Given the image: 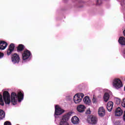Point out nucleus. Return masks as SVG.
<instances>
[{
    "label": "nucleus",
    "mask_w": 125,
    "mask_h": 125,
    "mask_svg": "<svg viewBox=\"0 0 125 125\" xmlns=\"http://www.w3.org/2000/svg\"><path fill=\"white\" fill-rule=\"evenodd\" d=\"M3 99L5 104L7 105L10 104L11 102L13 105H16L18 101L21 102L24 99V93L23 92H18V94L13 92L11 93V101L10 94L7 91H4L3 92Z\"/></svg>",
    "instance_id": "f257e3e1"
},
{
    "label": "nucleus",
    "mask_w": 125,
    "mask_h": 125,
    "mask_svg": "<svg viewBox=\"0 0 125 125\" xmlns=\"http://www.w3.org/2000/svg\"><path fill=\"white\" fill-rule=\"evenodd\" d=\"M71 112H69L66 114H65L62 116V118L60 123V125H69L68 123V120L70 119V117H71Z\"/></svg>",
    "instance_id": "f03ea898"
},
{
    "label": "nucleus",
    "mask_w": 125,
    "mask_h": 125,
    "mask_svg": "<svg viewBox=\"0 0 125 125\" xmlns=\"http://www.w3.org/2000/svg\"><path fill=\"white\" fill-rule=\"evenodd\" d=\"M113 85L114 88L119 89V88H121L123 86V83L120 79H115L113 80Z\"/></svg>",
    "instance_id": "7ed1b4c3"
},
{
    "label": "nucleus",
    "mask_w": 125,
    "mask_h": 125,
    "mask_svg": "<svg viewBox=\"0 0 125 125\" xmlns=\"http://www.w3.org/2000/svg\"><path fill=\"white\" fill-rule=\"evenodd\" d=\"M84 95L83 94H77L74 96L73 100L76 104L80 103L82 101V99L83 98Z\"/></svg>",
    "instance_id": "20e7f679"
},
{
    "label": "nucleus",
    "mask_w": 125,
    "mask_h": 125,
    "mask_svg": "<svg viewBox=\"0 0 125 125\" xmlns=\"http://www.w3.org/2000/svg\"><path fill=\"white\" fill-rule=\"evenodd\" d=\"M11 60L13 64H16V63L18 64L20 62V57L17 53H14L12 55Z\"/></svg>",
    "instance_id": "39448f33"
},
{
    "label": "nucleus",
    "mask_w": 125,
    "mask_h": 125,
    "mask_svg": "<svg viewBox=\"0 0 125 125\" xmlns=\"http://www.w3.org/2000/svg\"><path fill=\"white\" fill-rule=\"evenodd\" d=\"M55 115L56 116H59L60 115H62L64 112V110L62 109L61 108L59 107V105H56L55 107Z\"/></svg>",
    "instance_id": "423d86ee"
},
{
    "label": "nucleus",
    "mask_w": 125,
    "mask_h": 125,
    "mask_svg": "<svg viewBox=\"0 0 125 125\" xmlns=\"http://www.w3.org/2000/svg\"><path fill=\"white\" fill-rule=\"evenodd\" d=\"M14 48H15V44H14V43H12L9 45L7 50V55H8V56H9V55L14 51Z\"/></svg>",
    "instance_id": "0eeeda50"
},
{
    "label": "nucleus",
    "mask_w": 125,
    "mask_h": 125,
    "mask_svg": "<svg viewBox=\"0 0 125 125\" xmlns=\"http://www.w3.org/2000/svg\"><path fill=\"white\" fill-rule=\"evenodd\" d=\"M31 56V52L28 50H25L23 51L22 54L23 60H27Z\"/></svg>",
    "instance_id": "6e6552de"
},
{
    "label": "nucleus",
    "mask_w": 125,
    "mask_h": 125,
    "mask_svg": "<svg viewBox=\"0 0 125 125\" xmlns=\"http://www.w3.org/2000/svg\"><path fill=\"white\" fill-rule=\"evenodd\" d=\"M88 121H89L90 123L92 125H95L97 123V118L93 116V115H90L88 118Z\"/></svg>",
    "instance_id": "1a4fd4ad"
},
{
    "label": "nucleus",
    "mask_w": 125,
    "mask_h": 125,
    "mask_svg": "<svg viewBox=\"0 0 125 125\" xmlns=\"http://www.w3.org/2000/svg\"><path fill=\"white\" fill-rule=\"evenodd\" d=\"M8 44L4 41H0V50H4L7 47Z\"/></svg>",
    "instance_id": "9d476101"
},
{
    "label": "nucleus",
    "mask_w": 125,
    "mask_h": 125,
    "mask_svg": "<svg viewBox=\"0 0 125 125\" xmlns=\"http://www.w3.org/2000/svg\"><path fill=\"white\" fill-rule=\"evenodd\" d=\"M98 114L100 117H104V116H105L106 114V111L104 109V107H101L99 108Z\"/></svg>",
    "instance_id": "9b49d317"
},
{
    "label": "nucleus",
    "mask_w": 125,
    "mask_h": 125,
    "mask_svg": "<svg viewBox=\"0 0 125 125\" xmlns=\"http://www.w3.org/2000/svg\"><path fill=\"white\" fill-rule=\"evenodd\" d=\"M123 110H122V109L120 107L116 108L115 111V116L117 117H120L122 116V115H123Z\"/></svg>",
    "instance_id": "f8f14e48"
},
{
    "label": "nucleus",
    "mask_w": 125,
    "mask_h": 125,
    "mask_svg": "<svg viewBox=\"0 0 125 125\" xmlns=\"http://www.w3.org/2000/svg\"><path fill=\"white\" fill-rule=\"evenodd\" d=\"M113 106H114V103L111 101L108 102L106 105L107 110H108L109 112H111L113 109Z\"/></svg>",
    "instance_id": "ddd939ff"
},
{
    "label": "nucleus",
    "mask_w": 125,
    "mask_h": 125,
    "mask_svg": "<svg viewBox=\"0 0 125 125\" xmlns=\"http://www.w3.org/2000/svg\"><path fill=\"white\" fill-rule=\"evenodd\" d=\"M84 110H85V106L83 105H80L77 107V111L79 112V113H83V112H84Z\"/></svg>",
    "instance_id": "4468645a"
},
{
    "label": "nucleus",
    "mask_w": 125,
    "mask_h": 125,
    "mask_svg": "<svg viewBox=\"0 0 125 125\" xmlns=\"http://www.w3.org/2000/svg\"><path fill=\"white\" fill-rule=\"evenodd\" d=\"M79 121L80 119H79V118H78L77 116H74L71 119V122L74 125H77V124H79Z\"/></svg>",
    "instance_id": "2eb2a0df"
},
{
    "label": "nucleus",
    "mask_w": 125,
    "mask_h": 125,
    "mask_svg": "<svg viewBox=\"0 0 125 125\" xmlns=\"http://www.w3.org/2000/svg\"><path fill=\"white\" fill-rule=\"evenodd\" d=\"M118 42L121 45H125V38L124 37H120L118 40Z\"/></svg>",
    "instance_id": "dca6fc26"
},
{
    "label": "nucleus",
    "mask_w": 125,
    "mask_h": 125,
    "mask_svg": "<svg viewBox=\"0 0 125 125\" xmlns=\"http://www.w3.org/2000/svg\"><path fill=\"white\" fill-rule=\"evenodd\" d=\"M17 50L18 52H21L24 50V45L20 44L17 47Z\"/></svg>",
    "instance_id": "f3484780"
},
{
    "label": "nucleus",
    "mask_w": 125,
    "mask_h": 125,
    "mask_svg": "<svg viewBox=\"0 0 125 125\" xmlns=\"http://www.w3.org/2000/svg\"><path fill=\"white\" fill-rule=\"evenodd\" d=\"M83 102L85 103L87 105H89L90 104V99H89V97L86 96L83 98Z\"/></svg>",
    "instance_id": "a211bd4d"
},
{
    "label": "nucleus",
    "mask_w": 125,
    "mask_h": 125,
    "mask_svg": "<svg viewBox=\"0 0 125 125\" xmlns=\"http://www.w3.org/2000/svg\"><path fill=\"white\" fill-rule=\"evenodd\" d=\"M110 98V95L108 93H105L104 96V100L105 102H107Z\"/></svg>",
    "instance_id": "6ab92c4d"
},
{
    "label": "nucleus",
    "mask_w": 125,
    "mask_h": 125,
    "mask_svg": "<svg viewBox=\"0 0 125 125\" xmlns=\"http://www.w3.org/2000/svg\"><path fill=\"white\" fill-rule=\"evenodd\" d=\"M5 117V113L1 109H0V121L3 120Z\"/></svg>",
    "instance_id": "aec40b11"
},
{
    "label": "nucleus",
    "mask_w": 125,
    "mask_h": 125,
    "mask_svg": "<svg viewBox=\"0 0 125 125\" xmlns=\"http://www.w3.org/2000/svg\"><path fill=\"white\" fill-rule=\"evenodd\" d=\"M0 105L1 106H4V103L3 100H2V95L0 94Z\"/></svg>",
    "instance_id": "412c9836"
},
{
    "label": "nucleus",
    "mask_w": 125,
    "mask_h": 125,
    "mask_svg": "<svg viewBox=\"0 0 125 125\" xmlns=\"http://www.w3.org/2000/svg\"><path fill=\"white\" fill-rule=\"evenodd\" d=\"M93 103H96L97 102V99L95 98V96H93Z\"/></svg>",
    "instance_id": "4be33fe9"
},
{
    "label": "nucleus",
    "mask_w": 125,
    "mask_h": 125,
    "mask_svg": "<svg viewBox=\"0 0 125 125\" xmlns=\"http://www.w3.org/2000/svg\"><path fill=\"white\" fill-rule=\"evenodd\" d=\"M116 101V103L117 105H119L121 103V99H117Z\"/></svg>",
    "instance_id": "5701e85b"
},
{
    "label": "nucleus",
    "mask_w": 125,
    "mask_h": 125,
    "mask_svg": "<svg viewBox=\"0 0 125 125\" xmlns=\"http://www.w3.org/2000/svg\"><path fill=\"white\" fill-rule=\"evenodd\" d=\"M121 105L122 107H124V108H125V99H123V101L121 104Z\"/></svg>",
    "instance_id": "b1692460"
},
{
    "label": "nucleus",
    "mask_w": 125,
    "mask_h": 125,
    "mask_svg": "<svg viewBox=\"0 0 125 125\" xmlns=\"http://www.w3.org/2000/svg\"><path fill=\"white\" fill-rule=\"evenodd\" d=\"M96 3L98 5H100V4L102 3V1L101 0H97Z\"/></svg>",
    "instance_id": "393cba45"
},
{
    "label": "nucleus",
    "mask_w": 125,
    "mask_h": 125,
    "mask_svg": "<svg viewBox=\"0 0 125 125\" xmlns=\"http://www.w3.org/2000/svg\"><path fill=\"white\" fill-rule=\"evenodd\" d=\"M4 125H11V123L9 121H6L4 122Z\"/></svg>",
    "instance_id": "a878e982"
},
{
    "label": "nucleus",
    "mask_w": 125,
    "mask_h": 125,
    "mask_svg": "<svg viewBox=\"0 0 125 125\" xmlns=\"http://www.w3.org/2000/svg\"><path fill=\"white\" fill-rule=\"evenodd\" d=\"M3 56H4V54L0 52V59L2 58V57H3Z\"/></svg>",
    "instance_id": "bb28decb"
},
{
    "label": "nucleus",
    "mask_w": 125,
    "mask_h": 125,
    "mask_svg": "<svg viewBox=\"0 0 125 125\" xmlns=\"http://www.w3.org/2000/svg\"><path fill=\"white\" fill-rule=\"evenodd\" d=\"M123 120L125 122V111H124V116H123Z\"/></svg>",
    "instance_id": "cd10ccee"
},
{
    "label": "nucleus",
    "mask_w": 125,
    "mask_h": 125,
    "mask_svg": "<svg viewBox=\"0 0 125 125\" xmlns=\"http://www.w3.org/2000/svg\"><path fill=\"white\" fill-rule=\"evenodd\" d=\"M87 114H90V110H87L86 112Z\"/></svg>",
    "instance_id": "c85d7f7f"
}]
</instances>
